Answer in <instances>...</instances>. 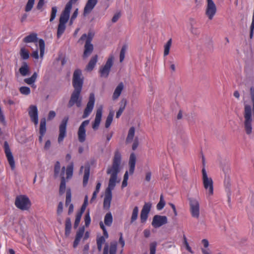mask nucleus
<instances>
[{
    "instance_id": "ea45409f",
    "label": "nucleus",
    "mask_w": 254,
    "mask_h": 254,
    "mask_svg": "<svg viewBox=\"0 0 254 254\" xmlns=\"http://www.w3.org/2000/svg\"><path fill=\"white\" fill-rule=\"evenodd\" d=\"M117 242H112L110 243V247L109 248L110 254H116L117 252Z\"/></svg>"
},
{
    "instance_id": "603ef678",
    "label": "nucleus",
    "mask_w": 254,
    "mask_h": 254,
    "mask_svg": "<svg viewBox=\"0 0 254 254\" xmlns=\"http://www.w3.org/2000/svg\"><path fill=\"white\" fill-rule=\"evenodd\" d=\"M190 31L191 34L194 35H198L199 34V31L197 28L194 27L193 25L192 22L190 23Z\"/></svg>"
},
{
    "instance_id": "a19ab883",
    "label": "nucleus",
    "mask_w": 254,
    "mask_h": 254,
    "mask_svg": "<svg viewBox=\"0 0 254 254\" xmlns=\"http://www.w3.org/2000/svg\"><path fill=\"white\" fill-rule=\"evenodd\" d=\"M61 170V165L59 161H57L54 167V177L57 178L59 176Z\"/></svg>"
},
{
    "instance_id": "13d9d810",
    "label": "nucleus",
    "mask_w": 254,
    "mask_h": 254,
    "mask_svg": "<svg viewBox=\"0 0 254 254\" xmlns=\"http://www.w3.org/2000/svg\"><path fill=\"white\" fill-rule=\"evenodd\" d=\"M71 192L70 189H68L66 191V198L65 201L67 202H69V203L71 202Z\"/></svg>"
},
{
    "instance_id": "0eeeda50",
    "label": "nucleus",
    "mask_w": 254,
    "mask_h": 254,
    "mask_svg": "<svg viewBox=\"0 0 254 254\" xmlns=\"http://www.w3.org/2000/svg\"><path fill=\"white\" fill-rule=\"evenodd\" d=\"M202 181L204 188L206 190H208L209 195H212L213 193V181L211 178L207 176L206 171L204 168L202 169Z\"/></svg>"
},
{
    "instance_id": "f8f14e48",
    "label": "nucleus",
    "mask_w": 254,
    "mask_h": 254,
    "mask_svg": "<svg viewBox=\"0 0 254 254\" xmlns=\"http://www.w3.org/2000/svg\"><path fill=\"white\" fill-rule=\"evenodd\" d=\"M95 100V96L94 93H90L89 97V100L82 115L83 119L88 117L92 112L94 108Z\"/></svg>"
},
{
    "instance_id": "864d4df0",
    "label": "nucleus",
    "mask_w": 254,
    "mask_h": 254,
    "mask_svg": "<svg viewBox=\"0 0 254 254\" xmlns=\"http://www.w3.org/2000/svg\"><path fill=\"white\" fill-rule=\"evenodd\" d=\"M84 221L85 226L86 227H88L91 222V218L90 217L89 211L87 212L84 216Z\"/></svg>"
},
{
    "instance_id": "bb28decb",
    "label": "nucleus",
    "mask_w": 254,
    "mask_h": 254,
    "mask_svg": "<svg viewBox=\"0 0 254 254\" xmlns=\"http://www.w3.org/2000/svg\"><path fill=\"white\" fill-rule=\"evenodd\" d=\"M90 174V167L87 166H85L84 168V176L83 179V187H85L88 183V181L89 177Z\"/></svg>"
},
{
    "instance_id": "a18cd8bd",
    "label": "nucleus",
    "mask_w": 254,
    "mask_h": 254,
    "mask_svg": "<svg viewBox=\"0 0 254 254\" xmlns=\"http://www.w3.org/2000/svg\"><path fill=\"white\" fill-rule=\"evenodd\" d=\"M35 0H28L25 6V11L29 12L32 9L34 4Z\"/></svg>"
},
{
    "instance_id": "0e129e2a",
    "label": "nucleus",
    "mask_w": 254,
    "mask_h": 254,
    "mask_svg": "<svg viewBox=\"0 0 254 254\" xmlns=\"http://www.w3.org/2000/svg\"><path fill=\"white\" fill-rule=\"evenodd\" d=\"M80 239H81V238H77V237H75V240H74V241L73 242V247L74 248H76L77 246L78 245L80 241Z\"/></svg>"
},
{
    "instance_id": "cd10ccee",
    "label": "nucleus",
    "mask_w": 254,
    "mask_h": 254,
    "mask_svg": "<svg viewBox=\"0 0 254 254\" xmlns=\"http://www.w3.org/2000/svg\"><path fill=\"white\" fill-rule=\"evenodd\" d=\"M46 132V121L45 118L41 119L40 121L39 133L42 135H44Z\"/></svg>"
},
{
    "instance_id": "680f3d73",
    "label": "nucleus",
    "mask_w": 254,
    "mask_h": 254,
    "mask_svg": "<svg viewBox=\"0 0 254 254\" xmlns=\"http://www.w3.org/2000/svg\"><path fill=\"white\" fill-rule=\"evenodd\" d=\"M56 112L54 111H50L48 114V120L51 121L56 117Z\"/></svg>"
},
{
    "instance_id": "69168bd1",
    "label": "nucleus",
    "mask_w": 254,
    "mask_h": 254,
    "mask_svg": "<svg viewBox=\"0 0 254 254\" xmlns=\"http://www.w3.org/2000/svg\"><path fill=\"white\" fill-rule=\"evenodd\" d=\"M105 242V239L104 236H101L97 239V244H103Z\"/></svg>"
},
{
    "instance_id": "4468645a",
    "label": "nucleus",
    "mask_w": 254,
    "mask_h": 254,
    "mask_svg": "<svg viewBox=\"0 0 254 254\" xmlns=\"http://www.w3.org/2000/svg\"><path fill=\"white\" fill-rule=\"evenodd\" d=\"M167 223L168 220L166 216L155 215L153 217L151 224L154 228H157Z\"/></svg>"
},
{
    "instance_id": "58836bf2",
    "label": "nucleus",
    "mask_w": 254,
    "mask_h": 254,
    "mask_svg": "<svg viewBox=\"0 0 254 254\" xmlns=\"http://www.w3.org/2000/svg\"><path fill=\"white\" fill-rule=\"evenodd\" d=\"M172 45V39H170L166 44L164 45V56H166L169 55L170 47Z\"/></svg>"
},
{
    "instance_id": "f03ea898",
    "label": "nucleus",
    "mask_w": 254,
    "mask_h": 254,
    "mask_svg": "<svg viewBox=\"0 0 254 254\" xmlns=\"http://www.w3.org/2000/svg\"><path fill=\"white\" fill-rule=\"evenodd\" d=\"M94 36V33L92 32H89L87 34H83L78 40V42L80 41L85 40V43L84 45V49L82 56L83 59L87 58L93 52L94 50V47L91 42Z\"/></svg>"
},
{
    "instance_id": "9d476101",
    "label": "nucleus",
    "mask_w": 254,
    "mask_h": 254,
    "mask_svg": "<svg viewBox=\"0 0 254 254\" xmlns=\"http://www.w3.org/2000/svg\"><path fill=\"white\" fill-rule=\"evenodd\" d=\"M207 5L205 10V15L209 20H212L217 11V7L212 0H206Z\"/></svg>"
},
{
    "instance_id": "4c0bfd02",
    "label": "nucleus",
    "mask_w": 254,
    "mask_h": 254,
    "mask_svg": "<svg viewBox=\"0 0 254 254\" xmlns=\"http://www.w3.org/2000/svg\"><path fill=\"white\" fill-rule=\"evenodd\" d=\"M83 213V212L79 211L76 214V217H75V221L74 223V225H73V227L74 229H76L78 227V226L79 224V223L80 222L81 218V216H82V215Z\"/></svg>"
},
{
    "instance_id": "473e14b6",
    "label": "nucleus",
    "mask_w": 254,
    "mask_h": 254,
    "mask_svg": "<svg viewBox=\"0 0 254 254\" xmlns=\"http://www.w3.org/2000/svg\"><path fill=\"white\" fill-rule=\"evenodd\" d=\"M65 184H66L65 179L64 177H63L62 180L61 181V184H60V189H59V194L60 195H63L65 192V188H66Z\"/></svg>"
},
{
    "instance_id": "338daca9",
    "label": "nucleus",
    "mask_w": 254,
    "mask_h": 254,
    "mask_svg": "<svg viewBox=\"0 0 254 254\" xmlns=\"http://www.w3.org/2000/svg\"><path fill=\"white\" fill-rule=\"evenodd\" d=\"M120 237L119 238V242L120 244H121L122 247H124L125 244V241L123 238V234L122 233H120Z\"/></svg>"
},
{
    "instance_id": "6ab92c4d",
    "label": "nucleus",
    "mask_w": 254,
    "mask_h": 254,
    "mask_svg": "<svg viewBox=\"0 0 254 254\" xmlns=\"http://www.w3.org/2000/svg\"><path fill=\"white\" fill-rule=\"evenodd\" d=\"M97 0H88L84 8L83 14L85 15L90 13L97 3Z\"/></svg>"
},
{
    "instance_id": "09e8293b",
    "label": "nucleus",
    "mask_w": 254,
    "mask_h": 254,
    "mask_svg": "<svg viewBox=\"0 0 254 254\" xmlns=\"http://www.w3.org/2000/svg\"><path fill=\"white\" fill-rule=\"evenodd\" d=\"M19 91L23 95H29L30 93V89L27 86H22L19 88Z\"/></svg>"
},
{
    "instance_id": "20e7f679",
    "label": "nucleus",
    "mask_w": 254,
    "mask_h": 254,
    "mask_svg": "<svg viewBox=\"0 0 254 254\" xmlns=\"http://www.w3.org/2000/svg\"><path fill=\"white\" fill-rule=\"evenodd\" d=\"M83 85V77H82L81 70L77 69L74 70L72 77V85L75 91L81 92Z\"/></svg>"
},
{
    "instance_id": "c85d7f7f",
    "label": "nucleus",
    "mask_w": 254,
    "mask_h": 254,
    "mask_svg": "<svg viewBox=\"0 0 254 254\" xmlns=\"http://www.w3.org/2000/svg\"><path fill=\"white\" fill-rule=\"evenodd\" d=\"M113 222V216L110 212H108L104 217L105 224L107 226H111Z\"/></svg>"
},
{
    "instance_id": "ddd939ff",
    "label": "nucleus",
    "mask_w": 254,
    "mask_h": 254,
    "mask_svg": "<svg viewBox=\"0 0 254 254\" xmlns=\"http://www.w3.org/2000/svg\"><path fill=\"white\" fill-rule=\"evenodd\" d=\"M3 148L4 150V152L7 158L8 163L10 166L11 170H14L15 169V161L14 160V158L13 155L11 152L9 144L7 141H5L3 144Z\"/></svg>"
},
{
    "instance_id": "c03bdc74",
    "label": "nucleus",
    "mask_w": 254,
    "mask_h": 254,
    "mask_svg": "<svg viewBox=\"0 0 254 254\" xmlns=\"http://www.w3.org/2000/svg\"><path fill=\"white\" fill-rule=\"evenodd\" d=\"M165 201L164 200L163 195L161 194L160 198V201L157 205V209L159 210H160L163 208V207L165 206Z\"/></svg>"
},
{
    "instance_id": "dca6fc26",
    "label": "nucleus",
    "mask_w": 254,
    "mask_h": 254,
    "mask_svg": "<svg viewBox=\"0 0 254 254\" xmlns=\"http://www.w3.org/2000/svg\"><path fill=\"white\" fill-rule=\"evenodd\" d=\"M89 123V120H85L83 121L78 128V137L79 141L83 142L86 139V130L85 127L87 126Z\"/></svg>"
},
{
    "instance_id": "b1692460",
    "label": "nucleus",
    "mask_w": 254,
    "mask_h": 254,
    "mask_svg": "<svg viewBox=\"0 0 254 254\" xmlns=\"http://www.w3.org/2000/svg\"><path fill=\"white\" fill-rule=\"evenodd\" d=\"M38 41L37 34L35 33H31L30 35L25 37L23 41L24 43H28L31 42L36 43Z\"/></svg>"
},
{
    "instance_id": "49530a36",
    "label": "nucleus",
    "mask_w": 254,
    "mask_h": 254,
    "mask_svg": "<svg viewBox=\"0 0 254 254\" xmlns=\"http://www.w3.org/2000/svg\"><path fill=\"white\" fill-rule=\"evenodd\" d=\"M66 171V179H69L71 178L73 174V166H68L66 167V169L65 170Z\"/></svg>"
},
{
    "instance_id": "7c9ffc66",
    "label": "nucleus",
    "mask_w": 254,
    "mask_h": 254,
    "mask_svg": "<svg viewBox=\"0 0 254 254\" xmlns=\"http://www.w3.org/2000/svg\"><path fill=\"white\" fill-rule=\"evenodd\" d=\"M69 17V14L62 12L59 20V23L66 24Z\"/></svg>"
},
{
    "instance_id": "393cba45",
    "label": "nucleus",
    "mask_w": 254,
    "mask_h": 254,
    "mask_svg": "<svg viewBox=\"0 0 254 254\" xmlns=\"http://www.w3.org/2000/svg\"><path fill=\"white\" fill-rule=\"evenodd\" d=\"M127 103V101L126 99H123L121 101L120 108L116 113V117L117 118H119L121 116L122 114L123 113V112H124V111L126 108Z\"/></svg>"
},
{
    "instance_id": "8fccbe9b",
    "label": "nucleus",
    "mask_w": 254,
    "mask_h": 254,
    "mask_svg": "<svg viewBox=\"0 0 254 254\" xmlns=\"http://www.w3.org/2000/svg\"><path fill=\"white\" fill-rule=\"evenodd\" d=\"M183 240H184L183 244H184V246H185L186 249L191 254H193V252L192 251L191 248L189 246V244L187 241V239L186 237L185 236V235L183 236Z\"/></svg>"
},
{
    "instance_id": "a211bd4d",
    "label": "nucleus",
    "mask_w": 254,
    "mask_h": 254,
    "mask_svg": "<svg viewBox=\"0 0 254 254\" xmlns=\"http://www.w3.org/2000/svg\"><path fill=\"white\" fill-rule=\"evenodd\" d=\"M102 106L99 107L97 110L95 120L92 124V128L95 130L99 128L102 116Z\"/></svg>"
},
{
    "instance_id": "bf43d9fd",
    "label": "nucleus",
    "mask_w": 254,
    "mask_h": 254,
    "mask_svg": "<svg viewBox=\"0 0 254 254\" xmlns=\"http://www.w3.org/2000/svg\"><path fill=\"white\" fill-rule=\"evenodd\" d=\"M63 203L62 202H60L58 204L57 208V214L60 215L63 212Z\"/></svg>"
},
{
    "instance_id": "c756f323",
    "label": "nucleus",
    "mask_w": 254,
    "mask_h": 254,
    "mask_svg": "<svg viewBox=\"0 0 254 254\" xmlns=\"http://www.w3.org/2000/svg\"><path fill=\"white\" fill-rule=\"evenodd\" d=\"M135 132V128L133 127H131L128 132V134L126 139V141L127 142H130L134 137Z\"/></svg>"
},
{
    "instance_id": "5701e85b",
    "label": "nucleus",
    "mask_w": 254,
    "mask_h": 254,
    "mask_svg": "<svg viewBox=\"0 0 254 254\" xmlns=\"http://www.w3.org/2000/svg\"><path fill=\"white\" fill-rule=\"evenodd\" d=\"M124 84L123 82H120L116 88L113 95V99L116 100L120 96L122 90L124 88Z\"/></svg>"
},
{
    "instance_id": "3c124183",
    "label": "nucleus",
    "mask_w": 254,
    "mask_h": 254,
    "mask_svg": "<svg viewBox=\"0 0 254 254\" xmlns=\"http://www.w3.org/2000/svg\"><path fill=\"white\" fill-rule=\"evenodd\" d=\"M57 12V8L56 6H53L52 7L51 17L50 19V21H53L56 16V14Z\"/></svg>"
},
{
    "instance_id": "9b49d317",
    "label": "nucleus",
    "mask_w": 254,
    "mask_h": 254,
    "mask_svg": "<svg viewBox=\"0 0 254 254\" xmlns=\"http://www.w3.org/2000/svg\"><path fill=\"white\" fill-rule=\"evenodd\" d=\"M69 118L68 116L64 117L62 120V122L59 127V135L58 137L59 143L63 141L64 138L66 136V126L68 121Z\"/></svg>"
},
{
    "instance_id": "2f4dec72",
    "label": "nucleus",
    "mask_w": 254,
    "mask_h": 254,
    "mask_svg": "<svg viewBox=\"0 0 254 254\" xmlns=\"http://www.w3.org/2000/svg\"><path fill=\"white\" fill-rule=\"evenodd\" d=\"M138 214V207L137 206H135L133 209L130 223H133L137 218Z\"/></svg>"
},
{
    "instance_id": "052dcab7",
    "label": "nucleus",
    "mask_w": 254,
    "mask_h": 254,
    "mask_svg": "<svg viewBox=\"0 0 254 254\" xmlns=\"http://www.w3.org/2000/svg\"><path fill=\"white\" fill-rule=\"evenodd\" d=\"M121 14L120 12H117L116 14H115V15L113 16V17L112 19V22H113V23L116 22L118 20L119 18L121 17Z\"/></svg>"
},
{
    "instance_id": "f3484780",
    "label": "nucleus",
    "mask_w": 254,
    "mask_h": 254,
    "mask_svg": "<svg viewBox=\"0 0 254 254\" xmlns=\"http://www.w3.org/2000/svg\"><path fill=\"white\" fill-rule=\"evenodd\" d=\"M28 115L30 117L31 121L35 125H37L38 123V112L36 106L32 105L29 106Z\"/></svg>"
},
{
    "instance_id": "1a4fd4ad",
    "label": "nucleus",
    "mask_w": 254,
    "mask_h": 254,
    "mask_svg": "<svg viewBox=\"0 0 254 254\" xmlns=\"http://www.w3.org/2000/svg\"><path fill=\"white\" fill-rule=\"evenodd\" d=\"M113 56L109 58L105 64L100 67L99 72L101 77L106 78L108 77L111 71V68L113 65Z\"/></svg>"
},
{
    "instance_id": "f257e3e1",
    "label": "nucleus",
    "mask_w": 254,
    "mask_h": 254,
    "mask_svg": "<svg viewBox=\"0 0 254 254\" xmlns=\"http://www.w3.org/2000/svg\"><path fill=\"white\" fill-rule=\"evenodd\" d=\"M122 162V155L119 150H116L114 153L113 163L111 167L107 170L108 174H111L108 188L106 189L105 197L103 202L104 209H109L112 198V190L116 186L117 175L120 171V166Z\"/></svg>"
},
{
    "instance_id": "e2e57ef3",
    "label": "nucleus",
    "mask_w": 254,
    "mask_h": 254,
    "mask_svg": "<svg viewBox=\"0 0 254 254\" xmlns=\"http://www.w3.org/2000/svg\"><path fill=\"white\" fill-rule=\"evenodd\" d=\"M51 143L50 140H48L46 141L44 147V149L45 150H48L50 149L51 147Z\"/></svg>"
},
{
    "instance_id": "6e6552de",
    "label": "nucleus",
    "mask_w": 254,
    "mask_h": 254,
    "mask_svg": "<svg viewBox=\"0 0 254 254\" xmlns=\"http://www.w3.org/2000/svg\"><path fill=\"white\" fill-rule=\"evenodd\" d=\"M190 210L191 216L198 219L199 217V203L198 201L194 198H189Z\"/></svg>"
},
{
    "instance_id": "4be33fe9",
    "label": "nucleus",
    "mask_w": 254,
    "mask_h": 254,
    "mask_svg": "<svg viewBox=\"0 0 254 254\" xmlns=\"http://www.w3.org/2000/svg\"><path fill=\"white\" fill-rule=\"evenodd\" d=\"M19 71L21 75L25 76L29 75V67L26 62H23L22 66L19 68Z\"/></svg>"
},
{
    "instance_id": "423d86ee",
    "label": "nucleus",
    "mask_w": 254,
    "mask_h": 254,
    "mask_svg": "<svg viewBox=\"0 0 254 254\" xmlns=\"http://www.w3.org/2000/svg\"><path fill=\"white\" fill-rule=\"evenodd\" d=\"M81 92L79 91H73L67 105L68 108H71L75 104L78 108L81 106L82 98L80 95Z\"/></svg>"
},
{
    "instance_id": "c9c22d12",
    "label": "nucleus",
    "mask_w": 254,
    "mask_h": 254,
    "mask_svg": "<svg viewBox=\"0 0 254 254\" xmlns=\"http://www.w3.org/2000/svg\"><path fill=\"white\" fill-rule=\"evenodd\" d=\"M114 115V114L113 112H110L109 115L107 116V119H106V121L105 122V126L106 128H108L110 126V125L112 122V121H113Z\"/></svg>"
},
{
    "instance_id": "4d7b16f0",
    "label": "nucleus",
    "mask_w": 254,
    "mask_h": 254,
    "mask_svg": "<svg viewBox=\"0 0 254 254\" xmlns=\"http://www.w3.org/2000/svg\"><path fill=\"white\" fill-rule=\"evenodd\" d=\"M156 242H153L150 245V254H155Z\"/></svg>"
},
{
    "instance_id": "774afa93",
    "label": "nucleus",
    "mask_w": 254,
    "mask_h": 254,
    "mask_svg": "<svg viewBox=\"0 0 254 254\" xmlns=\"http://www.w3.org/2000/svg\"><path fill=\"white\" fill-rule=\"evenodd\" d=\"M44 4V0H39V2H38V4L37 5V8L38 9H40L43 7Z\"/></svg>"
},
{
    "instance_id": "412c9836",
    "label": "nucleus",
    "mask_w": 254,
    "mask_h": 254,
    "mask_svg": "<svg viewBox=\"0 0 254 254\" xmlns=\"http://www.w3.org/2000/svg\"><path fill=\"white\" fill-rule=\"evenodd\" d=\"M98 60V55H96L92 57L90 59L89 62L88 64L86 65L85 69L87 71H91L94 68Z\"/></svg>"
},
{
    "instance_id": "39448f33",
    "label": "nucleus",
    "mask_w": 254,
    "mask_h": 254,
    "mask_svg": "<svg viewBox=\"0 0 254 254\" xmlns=\"http://www.w3.org/2000/svg\"><path fill=\"white\" fill-rule=\"evenodd\" d=\"M15 205L22 210H28L31 206V203L29 198L25 195H20L16 196Z\"/></svg>"
},
{
    "instance_id": "de8ad7c7",
    "label": "nucleus",
    "mask_w": 254,
    "mask_h": 254,
    "mask_svg": "<svg viewBox=\"0 0 254 254\" xmlns=\"http://www.w3.org/2000/svg\"><path fill=\"white\" fill-rule=\"evenodd\" d=\"M73 3V0H70L66 4L64 9L63 12L65 13H67L68 14L70 13V10L72 8V5Z\"/></svg>"
},
{
    "instance_id": "2eb2a0df",
    "label": "nucleus",
    "mask_w": 254,
    "mask_h": 254,
    "mask_svg": "<svg viewBox=\"0 0 254 254\" xmlns=\"http://www.w3.org/2000/svg\"><path fill=\"white\" fill-rule=\"evenodd\" d=\"M152 204L150 202H145L142 207L140 213V222L145 223L148 218Z\"/></svg>"
},
{
    "instance_id": "f704fd0d",
    "label": "nucleus",
    "mask_w": 254,
    "mask_h": 254,
    "mask_svg": "<svg viewBox=\"0 0 254 254\" xmlns=\"http://www.w3.org/2000/svg\"><path fill=\"white\" fill-rule=\"evenodd\" d=\"M65 24L59 23L57 30V37L59 38L64 33L65 29Z\"/></svg>"
},
{
    "instance_id": "a878e982",
    "label": "nucleus",
    "mask_w": 254,
    "mask_h": 254,
    "mask_svg": "<svg viewBox=\"0 0 254 254\" xmlns=\"http://www.w3.org/2000/svg\"><path fill=\"white\" fill-rule=\"evenodd\" d=\"M71 229V222L70 218L67 217L65 222V235L66 237H68Z\"/></svg>"
},
{
    "instance_id": "79ce46f5",
    "label": "nucleus",
    "mask_w": 254,
    "mask_h": 254,
    "mask_svg": "<svg viewBox=\"0 0 254 254\" xmlns=\"http://www.w3.org/2000/svg\"><path fill=\"white\" fill-rule=\"evenodd\" d=\"M39 46L40 57H43L45 51V42L43 39H41L39 40Z\"/></svg>"
},
{
    "instance_id": "5fc2aeb1",
    "label": "nucleus",
    "mask_w": 254,
    "mask_h": 254,
    "mask_svg": "<svg viewBox=\"0 0 254 254\" xmlns=\"http://www.w3.org/2000/svg\"><path fill=\"white\" fill-rule=\"evenodd\" d=\"M85 231L84 226L81 227L79 228L76 234V237L81 238L83 237Z\"/></svg>"
},
{
    "instance_id": "37998d69",
    "label": "nucleus",
    "mask_w": 254,
    "mask_h": 254,
    "mask_svg": "<svg viewBox=\"0 0 254 254\" xmlns=\"http://www.w3.org/2000/svg\"><path fill=\"white\" fill-rule=\"evenodd\" d=\"M127 49V46L126 45L123 46L120 54V62H122L125 57V54Z\"/></svg>"
},
{
    "instance_id": "aec40b11",
    "label": "nucleus",
    "mask_w": 254,
    "mask_h": 254,
    "mask_svg": "<svg viewBox=\"0 0 254 254\" xmlns=\"http://www.w3.org/2000/svg\"><path fill=\"white\" fill-rule=\"evenodd\" d=\"M136 163V156L134 153H131L129 159V173L132 174L134 172Z\"/></svg>"
},
{
    "instance_id": "6e6d98bb",
    "label": "nucleus",
    "mask_w": 254,
    "mask_h": 254,
    "mask_svg": "<svg viewBox=\"0 0 254 254\" xmlns=\"http://www.w3.org/2000/svg\"><path fill=\"white\" fill-rule=\"evenodd\" d=\"M87 204H88V196L86 195L84 198V202L81 207L80 211L84 213Z\"/></svg>"
},
{
    "instance_id": "7ed1b4c3",
    "label": "nucleus",
    "mask_w": 254,
    "mask_h": 254,
    "mask_svg": "<svg viewBox=\"0 0 254 254\" xmlns=\"http://www.w3.org/2000/svg\"><path fill=\"white\" fill-rule=\"evenodd\" d=\"M245 121L244 127L247 134H250L252 133V108L249 105H245L244 113Z\"/></svg>"
},
{
    "instance_id": "72a5a7b5",
    "label": "nucleus",
    "mask_w": 254,
    "mask_h": 254,
    "mask_svg": "<svg viewBox=\"0 0 254 254\" xmlns=\"http://www.w3.org/2000/svg\"><path fill=\"white\" fill-rule=\"evenodd\" d=\"M37 77V73L35 72L31 76V77L24 79V81L25 83L29 85L33 84L36 80Z\"/></svg>"
},
{
    "instance_id": "e433bc0d",
    "label": "nucleus",
    "mask_w": 254,
    "mask_h": 254,
    "mask_svg": "<svg viewBox=\"0 0 254 254\" xmlns=\"http://www.w3.org/2000/svg\"><path fill=\"white\" fill-rule=\"evenodd\" d=\"M20 55L23 60H25L29 58V53L25 48H21Z\"/></svg>"
}]
</instances>
